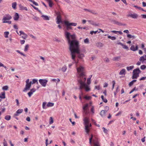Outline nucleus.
<instances>
[{
    "mask_svg": "<svg viewBox=\"0 0 146 146\" xmlns=\"http://www.w3.org/2000/svg\"><path fill=\"white\" fill-rule=\"evenodd\" d=\"M36 90V89L35 88H33L30 91L33 93L35 92Z\"/></svg>",
    "mask_w": 146,
    "mask_h": 146,
    "instance_id": "59",
    "label": "nucleus"
},
{
    "mask_svg": "<svg viewBox=\"0 0 146 146\" xmlns=\"http://www.w3.org/2000/svg\"><path fill=\"white\" fill-rule=\"evenodd\" d=\"M102 100H103V101L105 103H106L108 102V100L106 98H104Z\"/></svg>",
    "mask_w": 146,
    "mask_h": 146,
    "instance_id": "60",
    "label": "nucleus"
},
{
    "mask_svg": "<svg viewBox=\"0 0 146 146\" xmlns=\"http://www.w3.org/2000/svg\"><path fill=\"white\" fill-rule=\"evenodd\" d=\"M16 51L18 53H19V54H21V55H22L24 56H26V55L25 54H24L22 52H21L19 50H16Z\"/></svg>",
    "mask_w": 146,
    "mask_h": 146,
    "instance_id": "42",
    "label": "nucleus"
},
{
    "mask_svg": "<svg viewBox=\"0 0 146 146\" xmlns=\"http://www.w3.org/2000/svg\"><path fill=\"white\" fill-rule=\"evenodd\" d=\"M3 23H7L9 24H10L11 23V21H3Z\"/></svg>",
    "mask_w": 146,
    "mask_h": 146,
    "instance_id": "56",
    "label": "nucleus"
},
{
    "mask_svg": "<svg viewBox=\"0 0 146 146\" xmlns=\"http://www.w3.org/2000/svg\"><path fill=\"white\" fill-rule=\"evenodd\" d=\"M29 47V45L28 44L26 45L25 46L24 51L25 52L27 51V50H28Z\"/></svg>",
    "mask_w": 146,
    "mask_h": 146,
    "instance_id": "38",
    "label": "nucleus"
},
{
    "mask_svg": "<svg viewBox=\"0 0 146 146\" xmlns=\"http://www.w3.org/2000/svg\"><path fill=\"white\" fill-rule=\"evenodd\" d=\"M102 129L103 130L104 132L106 133L108 132V130L106 129L104 127H103L102 128Z\"/></svg>",
    "mask_w": 146,
    "mask_h": 146,
    "instance_id": "61",
    "label": "nucleus"
},
{
    "mask_svg": "<svg viewBox=\"0 0 146 146\" xmlns=\"http://www.w3.org/2000/svg\"><path fill=\"white\" fill-rule=\"evenodd\" d=\"M16 5L17 3L16 2L13 3L12 4V7L14 9H15Z\"/></svg>",
    "mask_w": 146,
    "mask_h": 146,
    "instance_id": "39",
    "label": "nucleus"
},
{
    "mask_svg": "<svg viewBox=\"0 0 146 146\" xmlns=\"http://www.w3.org/2000/svg\"><path fill=\"white\" fill-rule=\"evenodd\" d=\"M111 32H112L113 33H115L116 34H117V33H118L120 35H122L123 33H122L120 31H111Z\"/></svg>",
    "mask_w": 146,
    "mask_h": 146,
    "instance_id": "29",
    "label": "nucleus"
},
{
    "mask_svg": "<svg viewBox=\"0 0 146 146\" xmlns=\"http://www.w3.org/2000/svg\"><path fill=\"white\" fill-rule=\"evenodd\" d=\"M139 60L142 62H143L144 60H146V55H144L139 58Z\"/></svg>",
    "mask_w": 146,
    "mask_h": 146,
    "instance_id": "20",
    "label": "nucleus"
},
{
    "mask_svg": "<svg viewBox=\"0 0 146 146\" xmlns=\"http://www.w3.org/2000/svg\"><path fill=\"white\" fill-rule=\"evenodd\" d=\"M84 121L85 130L86 133L88 134L90 130V127L91 126V125L89 123V121L88 118L87 117H85L84 119Z\"/></svg>",
    "mask_w": 146,
    "mask_h": 146,
    "instance_id": "3",
    "label": "nucleus"
},
{
    "mask_svg": "<svg viewBox=\"0 0 146 146\" xmlns=\"http://www.w3.org/2000/svg\"><path fill=\"white\" fill-rule=\"evenodd\" d=\"M48 81L47 79H40L39 82L41 85L43 87H45Z\"/></svg>",
    "mask_w": 146,
    "mask_h": 146,
    "instance_id": "9",
    "label": "nucleus"
},
{
    "mask_svg": "<svg viewBox=\"0 0 146 146\" xmlns=\"http://www.w3.org/2000/svg\"><path fill=\"white\" fill-rule=\"evenodd\" d=\"M63 22L65 25L67 26V30L72 29V27H70V26H76L77 25V24L76 23H70L68 21H64Z\"/></svg>",
    "mask_w": 146,
    "mask_h": 146,
    "instance_id": "6",
    "label": "nucleus"
},
{
    "mask_svg": "<svg viewBox=\"0 0 146 146\" xmlns=\"http://www.w3.org/2000/svg\"><path fill=\"white\" fill-rule=\"evenodd\" d=\"M91 111L93 114L94 113V106H92L91 109Z\"/></svg>",
    "mask_w": 146,
    "mask_h": 146,
    "instance_id": "45",
    "label": "nucleus"
},
{
    "mask_svg": "<svg viewBox=\"0 0 146 146\" xmlns=\"http://www.w3.org/2000/svg\"><path fill=\"white\" fill-rule=\"evenodd\" d=\"M23 36H21L22 38L26 39L27 38V35L26 33H25V35L24 34H23Z\"/></svg>",
    "mask_w": 146,
    "mask_h": 146,
    "instance_id": "41",
    "label": "nucleus"
},
{
    "mask_svg": "<svg viewBox=\"0 0 146 146\" xmlns=\"http://www.w3.org/2000/svg\"><path fill=\"white\" fill-rule=\"evenodd\" d=\"M92 105V102H90L89 104H86L83 107V113L87 115L89 113V107Z\"/></svg>",
    "mask_w": 146,
    "mask_h": 146,
    "instance_id": "5",
    "label": "nucleus"
},
{
    "mask_svg": "<svg viewBox=\"0 0 146 146\" xmlns=\"http://www.w3.org/2000/svg\"><path fill=\"white\" fill-rule=\"evenodd\" d=\"M12 18L11 17L9 14H7L5 15L2 19L3 21H6L7 20L11 19Z\"/></svg>",
    "mask_w": 146,
    "mask_h": 146,
    "instance_id": "11",
    "label": "nucleus"
},
{
    "mask_svg": "<svg viewBox=\"0 0 146 146\" xmlns=\"http://www.w3.org/2000/svg\"><path fill=\"white\" fill-rule=\"evenodd\" d=\"M137 89H136V87H134L129 93L130 94H131L135 90H137Z\"/></svg>",
    "mask_w": 146,
    "mask_h": 146,
    "instance_id": "53",
    "label": "nucleus"
},
{
    "mask_svg": "<svg viewBox=\"0 0 146 146\" xmlns=\"http://www.w3.org/2000/svg\"><path fill=\"white\" fill-rule=\"evenodd\" d=\"M32 2L36 6L38 5V4L34 1L32 0Z\"/></svg>",
    "mask_w": 146,
    "mask_h": 146,
    "instance_id": "64",
    "label": "nucleus"
},
{
    "mask_svg": "<svg viewBox=\"0 0 146 146\" xmlns=\"http://www.w3.org/2000/svg\"><path fill=\"white\" fill-rule=\"evenodd\" d=\"M122 46L123 48L124 49H127V50L128 49V46H126V45H124L123 44V45H122Z\"/></svg>",
    "mask_w": 146,
    "mask_h": 146,
    "instance_id": "47",
    "label": "nucleus"
},
{
    "mask_svg": "<svg viewBox=\"0 0 146 146\" xmlns=\"http://www.w3.org/2000/svg\"><path fill=\"white\" fill-rule=\"evenodd\" d=\"M84 98L87 100H89L91 98V97L90 96H85L84 97Z\"/></svg>",
    "mask_w": 146,
    "mask_h": 146,
    "instance_id": "44",
    "label": "nucleus"
},
{
    "mask_svg": "<svg viewBox=\"0 0 146 146\" xmlns=\"http://www.w3.org/2000/svg\"><path fill=\"white\" fill-rule=\"evenodd\" d=\"M48 3L49 5V6L50 7H52V6L53 3L52 2V1H50L48 2Z\"/></svg>",
    "mask_w": 146,
    "mask_h": 146,
    "instance_id": "51",
    "label": "nucleus"
},
{
    "mask_svg": "<svg viewBox=\"0 0 146 146\" xmlns=\"http://www.w3.org/2000/svg\"><path fill=\"white\" fill-rule=\"evenodd\" d=\"M67 69V67L66 66H63L62 68L60 69V70L63 72H65L66 70Z\"/></svg>",
    "mask_w": 146,
    "mask_h": 146,
    "instance_id": "25",
    "label": "nucleus"
},
{
    "mask_svg": "<svg viewBox=\"0 0 146 146\" xmlns=\"http://www.w3.org/2000/svg\"><path fill=\"white\" fill-rule=\"evenodd\" d=\"M33 94V93L31 91H30L28 93V94L29 97H31V96Z\"/></svg>",
    "mask_w": 146,
    "mask_h": 146,
    "instance_id": "62",
    "label": "nucleus"
},
{
    "mask_svg": "<svg viewBox=\"0 0 146 146\" xmlns=\"http://www.w3.org/2000/svg\"><path fill=\"white\" fill-rule=\"evenodd\" d=\"M11 118V116L9 115H7L5 116V119L7 120H9Z\"/></svg>",
    "mask_w": 146,
    "mask_h": 146,
    "instance_id": "33",
    "label": "nucleus"
},
{
    "mask_svg": "<svg viewBox=\"0 0 146 146\" xmlns=\"http://www.w3.org/2000/svg\"><path fill=\"white\" fill-rule=\"evenodd\" d=\"M96 46L98 47H102L103 46V44L100 42H98L96 43Z\"/></svg>",
    "mask_w": 146,
    "mask_h": 146,
    "instance_id": "19",
    "label": "nucleus"
},
{
    "mask_svg": "<svg viewBox=\"0 0 146 146\" xmlns=\"http://www.w3.org/2000/svg\"><path fill=\"white\" fill-rule=\"evenodd\" d=\"M41 17L43 18L44 20H49L50 19V17L47 15H42Z\"/></svg>",
    "mask_w": 146,
    "mask_h": 146,
    "instance_id": "17",
    "label": "nucleus"
},
{
    "mask_svg": "<svg viewBox=\"0 0 146 146\" xmlns=\"http://www.w3.org/2000/svg\"><path fill=\"white\" fill-rule=\"evenodd\" d=\"M33 18L34 20L36 21L38 20L39 19L38 17L35 16H34Z\"/></svg>",
    "mask_w": 146,
    "mask_h": 146,
    "instance_id": "54",
    "label": "nucleus"
},
{
    "mask_svg": "<svg viewBox=\"0 0 146 146\" xmlns=\"http://www.w3.org/2000/svg\"><path fill=\"white\" fill-rule=\"evenodd\" d=\"M20 34H19V35L21 36V35H23V34H24L25 35V33H24L23 31H21L19 32Z\"/></svg>",
    "mask_w": 146,
    "mask_h": 146,
    "instance_id": "55",
    "label": "nucleus"
},
{
    "mask_svg": "<svg viewBox=\"0 0 146 146\" xmlns=\"http://www.w3.org/2000/svg\"><path fill=\"white\" fill-rule=\"evenodd\" d=\"M95 89L99 90L100 89V86H95Z\"/></svg>",
    "mask_w": 146,
    "mask_h": 146,
    "instance_id": "63",
    "label": "nucleus"
},
{
    "mask_svg": "<svg viewBox=\"0 0 146 146\" xmlns=\"http://www.w3.org/2000/svg\"><path fill=\"white\" fill-rule=\"evenodd\" d=\"M88 22L90 23V24L95 26H99V24L98 23L97 24L96 22H94L92 20H88Z\"/></svg>",
    "mask_w": 146,
    "mask_h": 146,
    "instance_id": "15",
    "label": "nucleus"
},
{
    "mask_svg": "<svg viewBox=\"0 0 146 146\" xmlns=\"http://www.w3.org/2000/svg\"><path fill=\"white\" fill-rule=\"evenodd\" d=\"M138 46L137 45L136 46H135V45L132 46L131 47L130 49L131 50L133 51H135L138 50Z\"/></svg>",
    "mask_w": 146,
    "mask_h": 146,
    "instance_id": "14",
    "label": "nucleus"
},
{
    "mask_svg": "<svg viewBox=\"0 0 146 146\" xmlns=\"http://www.w3.org/2000/svg\"><path fill=\"white\" fill-rule=\"evenodd\" d=\"M65 35L67 39L68 43L69 45V49L71 52V55L72 59L74 61L76 64L78 63V60L77 61L75 60L76 54H78V57L82 58L84 57V54L80 52L79 49L78 42L77 41L74 40L75 38V35L74 34L71 35L70 33L66 31L65 32Z\"/></svg>",
    "mask_w": 146,
    "mask_h": 146,
    "instance_id": "1",
    "label": "nucleus"
},
{
    "mask_svg": "<svg viewBox=\"0 0 146 146\" xmlns=\"http://www.w3.org/2000/svg\"><path fill=\"white\" fill-rule=\"evenodd\" d=\"M121 58V57L120 56H116L113 57V60L114 61H118L119 59Z\"/></svg>",
    "mask_w": 146,
    "mask_h": 146,
    "instance_id": "28",
    "label": "nucleus"
},
{
    "mask_svg": "<svg viewBox=\"0 0 146 146\" xmlns=\"http://www.w3.org/2000/svg\"><path fill=\"white\" fill-rule=\"evenodd\" d=\"M113 22L114 24H116L118 25H119L120 24V23L116 21H113Z\"/></svg>",
    "mask_w": 146,
    "mask_h": 146,
    "instance_id": "57",
    "label": "nucleus"
},
{
    "mask_svg": "<svg viewBox=\"0 0 146 146\" xmlns=\"http://www.w3.org/2000/svg\"><path fill=\"white\" fill-rule=\"evenodd\" d=\"M3 145L4 146H7V141H6L4 139L3 141Z\"/></svg>",
    "mask_w": 146,
    "mask_h": 146,
    "instance_id": "48",
    "label": "nucleus"
},
{
    "mask_svg": "<svg viewBox=\"0 0 146 146\" xmlns=\"http://www.w3.org/2000/svg\"><path fill=\"white\" fill-rule=\"evenodd\" d=\"M76 66L77 71V73L78 75V82L80 84L79 89L81 90L84 88L86 91L90 90L89 86H87L85 83L86 78L85 74V69L82 66L80 65L78 66V63L76 64Z\"/></svg>",
    "mask_w": 146,
    "mask_h": 146,
    "instance_id": "2",
    "label": "nucleus"
},
{
    "mask_svg": "<svg viewBox=\"0 0 146 146\" xmlns=\"http://www.w3.org/2000/svg\"><path fill=\"white\" fill-rule=\"evenodd\" d=\"M128 17H130L134 19L137 18L138 17V15L136 13H130L127 15Z\"/></svg>",
    "mask_w": 146,
    "mask_h": 146,
    "instance_id": "12",
    "label": "nucleus"
},
{
    "mask_svg": "<svg viewBox=\"0 0 146 146\" xmlns=\"http://www.w3.org/2000/svg\"><path fill=\"white\" fill-rule=\"evenodd\" d=\"M53 120L52 118V117H50V121L49 122V124H51L52 123H53Z\"/></svg>",
    "mask_w": 146,
    "mask_h": 146,
    "instance_id": "52",
    "label": "nucleus"
},
{
    "mask_svg": "<svg viewBox=\"0 0 146 146\" xmlns=\"http://www.w3.org/2000/svg\"><path fill=\"white\" fill-rule=\"evenodd\" d=\"M141 71L139 68L135 69L133 71V75L132 76L133 79L137 78L139 76V74L140 73Z\"/></svg>",
    "mask_w": 146,
    "mask_h": 146,
    "instance_id": "7",
    "label": "nucleus"
},
{
    "mask_svg": "<svg viewBox=\"0 0 146 146\" xmlns=\"http://www.w3.org/2000/svg\"><path fill=\"white\" fill-rule=\"evenodd\" d=\"M54 103L49 102L47 104V107H52L54 106Z\"/></svg>",
    "mask_w": 146,
    "mask_h": 146,
    "instance_id": "27",
    "label": "nucleus"
},
{
    "mask_svg": "<svg viewBox=\"0 0 146 146\" xmlns=\"http://www.w3.org/2000/svg\"><path fill=\"white\" fill-rule=\"evenodd\" d=\"M122 113V111H119V112H118L116 114L115 116H118L120 115Z\"/></svg>",
    "mask_w": 146,
    "mask_h": 146,
    "instance_id": "58",
    "label": "nucleus"
},
{
    "mask_svg": "<svg viewBox=\"0 0 146 146\" xmlns=\"http://www.w3.org/2000/svg\"><path fill=\"white\" fill-rule=\"evenodd\" d=\"M23 111V110L22 109H19L16 112V113L14 114L15 117L18 116Z\"/></svg>",
    "mask_w": 146,
    "mask_h": 146,
    "instance_id": "13",
    "label": "nucleus"
},
{
    "mask_svg": "<svg viewBox=\"0 0 146 146\" xmlns=\"http://www.w3.org/2000/svg\"><path fill=\"white\" fill-rule=\"evenodd\" d=\"M0 98L2 99H4L5 98V92H2L1 93Z\"/></svg>",
    "mask_w": 146,
    "mask_h": 146,
    "instance_id": "22",
    "label": "nucleus"
},
{
    "mask_svg": "<svg viewBox=\"0 0 146 146\" xmlns=\"http://www.w3.org/2000/svg\"><path fill=\"white\" fill-rule=\"evenodd\" d=\"M9 34V32H5L4 33V36L6 38H8V36Z\"/></svg>",
    "mask_w": 146,
    "mask_h": 146,
    "instance_id": "36",
    "label": "nucleus"
},
{
    "mask_svg": "<svg viewBox=\"0 0 146 146\" xmlns=\"http://www.w3.org/2000/svg\"><path fill=\"white\" fill-rule=\"evenodd\" d=\"M90 13L94 15H96L98 14L97 12L96 11L94 10H91Z\"/></svg>",
    "mask_w": 146,
    "mask_h": 146,
    "instance_id": "49",
    "label": "nucleus"
},
{
    "mask_svg": "<svg viewBox=\"0 0 146 146\" xmlns=\"http://www.w3.org/2000/svg\"><path fill=\"white\" fill-rule=\"evenodd\" d=\"M134 7L140 10H142L143 11H145L146 12V11H145V10H144L142 8L140 7H138L137 6H136V5H134Z\"/></svg>",
    "mask_w": 146,
    "mask_h": 146,
    "instance_id": "30",
    "label": "nucleus"
},
{
    "mask_svg": "<svg viewBox=\"0 0 146 146\" xmlns=\"http://www.w3.org/2000/svg\"><path fill=\"white\" fill-rule=\"evenodd\" d=\"M140 68L141 69L143 70L146 68V66L145 65H142L141 66Z\"/></svg>",
    "mask_w": 146,
    "mask_h": 146,
    "instance_id": "50",
    "label": "nucleus"
},
{
    "mask_svg": "<svg viewBox=\"0 0 146 146\" xmlns=\"http://www.w3.org/2000/svg\"><path fill=\"white\" fill-rule=\"evenodd\" d=\"M136 80H133L132 81H131V82H130L129 83V86H131L133 84V83L136 81Z\"/></svg>",
    "mask_w": 146,
    "mask_h": 146,
    "instance_id": "40",
    "label": "nucleus"
},
{
    "mask_svg": "<svg viewBox=\"0 0 146 146\" xmlns=\"http://www.w3.org/2000/svg\"><path fill=\"white\" fill-rule=\"evenodd\" d=\"M46 102H43L42 104V107L43 109H45L47 108V105H46Z\"/></svg>",
    "mask_w": 146,
    "mask_h": 146,
    "instance_id": "26",
    "label": "nucleus"
},
{
    "mask_svg": "<svg viewBox=\"0 0 146 146\" xmlns=\"http://www.w3.org/2000/svg\"><path fill=\"white\" fill-rule=\"evenodd\" d=\"M56 14L57 15V17L56 18V23L57 24H59L60 23H62V21L61 18L60 16V14L59 12H57L56 13Z\"/></svg>",
    "mask_w": 146,
    "mask_h": 146,
    "instance_id": "10",
    "label": "nucleus"
},
{
    "mask_svg": "<svg viewBox=\"0 0 146 146\" xmlns=\"http://www.w3.org/2000/svg\"><path fill=\"white\" fill-rule=\"evenodd\" d=\"M31 82V84H35L36 83L37 84H38V80L36 79H33L32 80V81Z\"/></svg>",
    "mask_w": 146,
    "mask_h": 146,
    "instance_id": "24",
    "label": "nucleus"
},
{
    "mask_svg": "<svg viewBox=\"0 0 146 146\" xmlns=\"http://www.w3.org/2000/svg\"><path fill=\"white\" fill-rule=\"evenodd\" d=\"M106 112L107 111H105L104 110H102L101 112L100 115H101L102 117H104L105 116L106 113Z\"/></svg>",
    "mask_w": 146,
    "mask_h": 146,
    "instance_id": "23",
    "label": "nucleus"
},
{
    "mask_svg": "<svg viewBox=\"0 0 146 146\" xmlns=\"http://www.w3.org/2000/svg\"><path fill=\"white\" fill-rule=\"evenodd\" d=\"M108 38H109L111 40H114L116 39V38L115 36H110V35H109L108 36Z\"/></svg>",
    "mask_w": 146,
    "mask_h": 146,
    "instance_id": "34",
    "label": "nucleus"
},
{
    "mask_svg": "<svg viewBox=\"0 0 146 146\" xmlns=\"http://www.w3.org/2000/svg\"><path fill=\"white\" fill-rule=\"evenodd\" d=\"M91 83V81L90 79V78H88L87 80V84H86L87 86H89V88L90 89V86H89L88 85H90V84ZM90 90H89V91ZM89 91V90L88 91Z\"/></svg>",
    "mask_w": 146,
    "mask_h": 146,
    "instance_id": "32",
    "label": "nucleus"
},
{
    "mask_svg": "<svg viewBox=\"0 0 146 146\" xmlns=\"http://www.w3.org/2000/svg\"><path fill=\"white\" fill-rule=\"evenodd\" d=\"M127 36L128 38H135V36L132 35H131L130 34L127 35Z\"/></svg>",
    "mask_w": 146,
    "mask_h": 146,
    "instance_id": "37",
    "label": "nucleus"
},
{
    "mask_svg": "<svg viewBox=\"0 0 146 146\" xmlns=\"http://www.w3.org/2000/svg\"><path fill=\"white\" fill-rule=\"evenodd\" d=\"M19 7L20 9L21 10H25L26 11H28V9L27 7H23L21 4L19 5Z\"/></svg>",
    "mask_w": 146,
    "mask_h": 146,
    "instance_id": "18",
    "label": "nucleus"
},
{
    "mask_svg": "<svg viewBox=\"0 0 146 146\" xmlns=\"http://www.w3.org/2000/svg\"><path fill=\"white\" fill-rule=\"evenodd\" d=\"M84 42L86 44H88L89 42V39L88 38H87L84 40Z\"/></svg>",
    "mask_w": 146,
    "mask_h": 146,
    "instance_id": "35",
    "label": "nucleus"
},
{
    "mask_svg": "<svg viewBox=\"0 0 146 146\" xmlns=\"http://www.w3.org/2000/svg\"><path fill=\"white\" fill-rule=\"evenodd\" d=\"M8 87L7 86H3L2 89L4 90H8Z\"/></svg>",
    "mask_w": 146,
    "mask_h": 146,
    "instance_id": "43",
    "label": "nucleus"
},
{
    "mask_svg": "<svg viewBox=\"0 0 146 146\" xmlns=\"http://www.w3.org/2000/svg\"><path fill=\"white\" fill-rule=\"evenodd\" d=\"M19 17V16L18 13H15L14 16L13 17V19L14 20L16 21H18Z\"/></svg>",
    "mask_w": 146,
    "mask_h": 146,
    "instance_id": "16",
    "label": "nucleus"
},
{
    "mask_svg": "<svg viewBox=\"0 0 146 146\" xmlns=\"http://www.w3.org/2000/svg\"><path fill=\"white\" fill-rule=\"evenodd\" d=\"M92 140L93 141V142L94 146H100V144L97 140V139L96 137L94 138L92 135H91V137L89 139V143L91 145L92 144Z\"/></svg>",
    "mask_w": 146,
    "mask_h": 146,
    "instance_id": "4",
    "label": "nucleus"
},
{
    "mask_svg": "<svg viewBox=\"0 0 146 146\" xmlns=\"http://www.w3.org/2000/svg\"><path fill=\"white\" fill-rule=\"evenodd\" d=\"M134 68L133 66H129L127 67L126 68L127 70L129 71L130 70H131Z\"/></svg>",
    "mask_w": 146,
    "mask_h": 146,
    "instance_id": "31",
    "label": "nucleus"
},
{
    "mask_svg": "<svg viewBox=\"0 0 146 146\" xmlns=\"http://www.w3.org/2000/svg\"><path fill=\"white\" fill-rule=\"evenodd\" d=\"M125 70L124 69H123L119 72V74L120 75H125Z\"/></svg>",
    "mask_w": 146,
    "mask_h": 146,
    "instance_id": "21",
    "label": "nucleus"
},
{
    "mask_svg": "<svg viewBox=\"0 0 146 146\" xmlns=\"http://www.w3.org/2000/svg\"><path fill=\"white\" fill-rule=\"evenodd\" d=\"M29 79H27L26 81V84L25 85V88H24L23 91L25 92L26 91L29 90L31 86V82H29Z\"/></svg>",
    "mask_w": 146,
    "mask_h": 146,
    "instance_id": "8",
    "label": "nucleus"
},
{
    "mask_svg": "<svg viewBox=\"0 0 146 146\" xmlns=\"http://www.w3.org/2000/svg\"><path fill=\"white\" fill-rule=\"evenodd\" d=\"M4 67L6 70H7V68L6 66H5L3 64L0 62V67Z\"/></svg>",
    "mask_w": 146,
    "mask_h": 146,
    "instance_id": "46",
    "label": "nucleus"
}]
</instances>
